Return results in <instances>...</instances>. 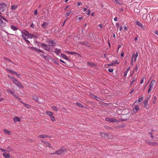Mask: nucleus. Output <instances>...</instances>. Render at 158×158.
Listing matches in <instances>:
<instances>
[{
    "mask_svg": "<svg viewBox=\"0 0 158 158\" xmlns=\"http://www.w3.org/2000/svg\"><path fill=\"white\" fill-rule=\"evenodd\" d=\"M17 6L15 5H12L11 6V9L13 10H15L17 8Z\"/></svg>",
    "mask_w": 158,
    "mask_h": 158,
    "instance_id": "nucleus-33",
    "label": "nucleus"
},
{
    "mask_svg": "<svg viewBox=\"0 0 158 158\" xmlns=\"http://www.w3.org/2000/svg\"><path fill=\"white\" fill-rule=\"evenodd\" d=\"M6 5L4 2L0 4V10L1 11L3 12L6 8Z\"/></svg>",
    "mask_w": 158,
    "mask_h": 158,
    "instance_id": "nucleus-4",
    "label": "nucleus"
},
{
    "mask_svg": "<svg viewBox=\"0 0 158 158\" xmlns=\"http://www.w3.org/2000/svg\"><path fill=\"white\" fill-rule=\"evenodd\" d=\"M49 44L50 46H53L54 44V42L53 40H51L49 41Z\"/></svg>",
    "mask_w": 158,
    "mask_h": 158,
    "instance_id": "nucleus-27",
    "label": "nucleus"
},
{
    "mask_svg": "<svg viewBox=\"0 0 158 158\" xmlns=\"http://www.w3.org/2000/svg\"><path fill=\"white\" fill-rule=\"evenodd\" d=\"M13 120L15 123H16L17 121L20 122V119L17 117H14Z\"/></svg>",
    "mask_w": 158,
    "mask_h": 158,
    "instance_id": "nucleus-21",
    "label": "nucleus"
},
{
    "mask_svg": "<svg viewBox=\"0 0 158 158\" xmlns=\"http://www.w3.org/2000/svg\"><path fill=\"white\" fill-rule=\"evenodd\" d=\"M71 12V10H69L67 12L65 15V17H67L70 15V13Z\"/></svg>",
    "mask_w": 158,
    "mask_h": 158,
    "instance_id": "nucleus-28",
    "label": "nucleus"
},
{
    "mask_svg": "<svg viewBox=\"0 0 158 158\" xmlns=\"http://www.w3.org/2000/svg\"><path fill=\"white\" fill-rule=\"evenodd\" d=\"M22 35L23 38H26V39L32 38L34 36L33 35L29 34L27 31H25V32H22Z\"/></svg>",
    "mask_w": 158,
    "mask_h": 158,
    "instance_id": "nucleus-2",
    "label": "nucleus"
},
{
    "mask_svg": "<svg viewBox=\"0 0 158 158\" xmlns=\"http://www.w3.org/2000/svg\"><path fill=\"white\" fill-rule=\"evenodd\" d=\"M5 23H3V21L1 19H0V24L1 25H2L3 24Z\"/></svg>",
    "mask_w": 158,
    "mask_h": 158,
    "instance_id": "nucleus-41",
    "label": "nucleus"
},
{
    "mask_svg": "<svg viewBox=\"0 0 158 158\" xmlns=\"http://www.w3.org/2000/svg\"><path fill=\"white\" fill-rule=\"evenodd\" d=\"M41 141L42 142H43L44 143H45L47 147L50 148H52L51 144L49 143L47 141H44L43 140H41Z\"/></svg>",
    "mask_w": 158,
    "mask_h": 158,
    "instance_id": "nucleus-15",
    "label": "nucleus"
},
{
    "mask_svg": "<svg viewBox=\"0 0 158 158\" xmlns=\"http://www.w3.org/2000/svg\"><path fill=\"white\" fill-rule=\"evenodd\" d=\"M144 77H142L141 80V81H140V83L141 84H142L143 83V81H144Z\"/></svg>",
    "mask_w": 158,
    "mask_h": 158,
    "instance_id": "nucleus-46",
    "label": "nucleus"
},
{
    "mask_svg": "<svg viewBox=\"0 0 158 158\" xmlns=\"http://www.w3.org/2000/svg\"><path fill=\"white\" fill-rule=\"evenodd\" d=\"M31 27L32 28H34L35 25H34L32 23L31 25Z\"/></svg>",
    "mask_w": 158,
    "mask_h": 158,
    "instance_id": "nucleus-64",
    "label": "nucleus"
},
{
    "mask_svg": "<svg viewBox=\"0 0 158 158\" xmlns=\"http://www.w3.org/2000/svg\"><path fill=\"white\" fill-rule=\"evenodd\" d=\"M99 134L100 135L102 136V137H105V136H104V133H102V132H100L99 133Z\"/></svg>",
    "mask_w": 158,
    "mask_h": 158,
    "instance_id": "nucleus-52",
    "label": "nucleus"
},
{
    "mask_svg": "<svg viewBox=\"0 0 158 158\" xmlns=\"http://www.w3.org/2000/svg\"><path fill=\"white\" fill-rule=\"evenodd\" d=\"M46 114L50 116L51 118L52 121L54 122L56 121V119L53 117V113L52 112L50 111H47L46 112Z\"/></svg>",
    "mask_w": 158,
    "mask_h": 158,
    "instance_id": "nucleus-5",
    "label": "nucleus"
},
{
    "mask_svg": "<svg viewBox=\"0 0 158 158\" xmlns=\"http://www.w3.org/2000/svg\"><path fill=\"white\" fill-rule=\"evenodd\" d=\"M122 46V45L121 44L118 45V50L117 51V53H118L119 49Z\"/></svg>",
    "mask_w": 158,
    "mask_h": 158,
    "instance_id": "nucleus-49",
    "label": "nucleus"
},
{
    "mask_svg": "<svg viewBox=\"0 0 158 158\" xmlns=\"http://www.w3.org/2000/svg\"><path fill=\"white\" fill-rule=\"evenodd\" d=\"M105 127L107 129H109V128H110V127L108 126H105Z\"/></svg>",
    "mask_w": 158,
    "mask_h": 158,
    "instance_id": "nucleus-63",
    "label": "nucleus"
},
{
    "mask_svg": "<svg viewBox=\"0 0 158 158\" xmlns=\"http://www.w3.org/2000/svg\"><path fill=\"white\" fill-rule=\"evenodd\" d=\"M114 65V64H113V62H112V63H110V64H107V66H113Z\"/></svg>",
    "mask_w": 158,
    "mask_h": 158,
    "instance_id": "nucleus-48",
    "label": "nucleus"
},
{
    "mask_svg": "<svg viewBox=\"0 0 158 158\" xmlns=\"http://www.w3.org/2000/svg\"><path fill=\"white\" fill-rule=\"evenodd\" d=\"M7 91H8V92H10L12 95L13 96V94H15L14 93L12 92V91H11L10 89H7Z\"/></svg>",
    "mask_w": 158,
    "mask_h": 158,
    "instance_id": "nucleus-45",
    "label": "nucleus"
},
{
    "mask_svg": "<svg viewBox=\"0 0 158 158\" xmlns=\"http://www.w3.org/2000/svg\"><path fill=\"white\" fill-rule=\"evenodd\" d=\"M121 57H123L124 56V52H122L121 54Z\"/></svg>",
    "mask_w": 158,
    "mask_h": 158,
    "instance_id": "nucleus-55",
    "label": "nucleus"
},
{
    "mask_svg": "<svg viewBox=\"0 0 158 158\" xmlns=\"http://www.w3.org/2000/svg\"><path fill=\"white\" fill-rule=\"evenodd\" d=\"M68 53L69 54H75V52H69Z\"/></svg>",
    "mask_w": 158,
    "mask_h": 158,
    "instance_id": "nucleus-58",
    "label": "nucleus"
},
{
    "mask_svg": "<svg viewBox=\"0 0 158 158\" xmlns=\"http://www.w3.org/2000/svg\"><path fill=\"white\" fill-rule=\"evenodd\" d=\"M112 62H113L114 65L118 64L119 63V62L117 60H114V61H113Z\"/></svg>",
    "mask_w": 158,
    "mask_h": 158,
    "instance_id": "nucleus-26",
    "label": "nucleus"
},
{
    "mask_svg": "<svg viewBox=\"0 0 158 158\" xmlns=\"http://www.w3.org/2000/svg\"><path fill=\"white\" fill-rule=\"evenodd\" d=\"M155 83H156V81L155 80H152L150 84L149 87H151V88H153V87L154 84Z\"/></svg>",
    "mask_w": 158,
    "mask_h": 158,
    "instance_id": "nucleus-16",
    "label": "nucleus"
},
{
    "mask_svg": "<svg viewBox=\"0 0 158 158\" xmlns=\"http://www.w3.org/2000/svg\"><path fill=\"white\" fill-rule=\"evenodd\" d=\"M143 99V97H139V99L138 100L136 101L135 102V103L136 102H138V103H139L140 102L142 101Z\"/></svg>",
    "mask_w": 158,
    "mask_h": 158,
    "instance_id": "nucleus-24",
    "label": "nucleus"
},
{
    "mask_svg": "<svg viewBox=\"0 0 158 158\" xmlns=\"http://www.w3.org/2000/svg\"><path fill=\"white\" fill-rule=\"evenodd\" d=\"M134 62H134V60H131V64L132 65H133L134 63Z\"/></svg>",
    "mask_w": 158,
    "mask_h": 158,
    "instance_id": "nucleus-60",
    "label": "nucleus"
},
{
    "mask_svg": "<svg viewBox=\"0 0 158 158\" xmlns=\"http://www.w3.org/2000/svg\"><path fill=\"white\" fill-rule=\"evenodd\" d=\"M43 58H45V57L46 56H45L43 54H41L40 55Z\"/></svg>",
    "mask_w": 158,
    "mask_h": 158,
    "instance_id": "nucleus-62",
    "label": "nucleus"
},
{
    "mask_svg": "<svg viewBox=\"0 0 158 158\" xmlns=\"http://www.w3.org/2000/svg\"><path fill=\"white\" fill-rule=\"evenodd\" d=\"M135 23L136 25H137L138 26L140 27H141L142 28H144V27L142 24L141 23L139 22L138 21H137L135 22Z\"/></svg>",
    "mask_w": 158,
    "mask_h": 158,
    "instance_id": "nucleus-14",
    "label": "nucleus"
},
{
    "mask_svg": "<svg viewBox=\"0 0 158 158\" xmlns=\"http://www.w3.org/2000/svg\"><path fill=\"white\" fill-rule=\"evenodd\" d=\"M13 96L15 98L17 99H18L19 100H21V98L15 95V94H13Z\"/></svg>",
    "mask_w": 158,
    "mask_h": 158,
    "instance_id": "nucleus-35",
    "label": "nucleus"
},
{
    "mask_svg": "<svg viewBox=\"0 0 158 158\" xmlns=\"http://www.w3.org/2000/svg\"><path fill=\"white\" fill-rule=\"evenodd\" d=\"M106 120L110 122H118L119 120L116 119L114 118H112L110 117H107L106 118Z\"/></svg>",
    "mask_w": 158,
    "mask_h": 158,
    "instance_id": "nucleus-3",
    "label": "nucleus"
},
{
    "mask_svg": "<svg viewBox=\"0 0 158 158\" xmlns=\"http://www.w3.org/2000/svg\"><path fill=\"white\" fill-rule=\"evenodd\" d=\"M138 52H136L135 54H133L132 55L131 60L134 61V62L136 61L137 57L138 56Z\"/></svg>",
    "mask_w": 158,
    "mask_h": 158,
    "instance_id": "nucleus-6",
    "label": "nucleus"
},
{
    "mask_svg": "<svg viewBox=\"0 0 158 158\" xmlns=\"http://www.w3.org/2000/svg\"><path fill=\"white\" fill-rule=\"evenodd\" d=\"M52 61L53 62H54V63H55L56 64H57V65H59V63L57 62H56V60H52Z\"/></svg>",
    "mask_w": 158,
    "mask_h": 158,
    "instance_id": "nucleus-50",
    "label": "nucleus"
},
{
    "mask_svg": "<svg viewBox=\"0 0 158 158\" xmlns=\"http://www.w3.org/2000/svg\"><path fill=\"white\" fill-rule=\"evenodd\" d=\"M32 98L35 101H36L37 102H38V98L37 96L35 95H33L32 96Z\"/></svg>",
    "mask_w": 158,
    "mask_h": 158,
    "instance_id": "nucleus-22",
    "label": "nucleus"
},
{
    "mask_svg": "<svg viewBox=\"0 0 158 158\" xmlns=\"http://www.w3.org/2000/svg\"><path fill=\"white\" fill-rule=\"evenodd\" d=\"M51 108L54 110H55L56 111H57L58 110V109L57 107L56 106H51Z\"/></svg>",
    "mask_w": 158,
    "mask_h": 158,
    "instance_id": "nucleus-30",
    "label": "nucleus"
},
{
    "mask_svg": "<svg viewBox=\"0 0 158 158\" xmlns=\"http://www.w3.org/2000/svg\"><path fill=\"white\" fill-rule=\"evenodd\" d=\"M7 70L8 71H10V72L14 74H15V75H16V74H17V73L15 72V71H11V70H9V69H7Z\"/></svg>",
    "mask_w": 158,
    "mask_h": 158,
    "instance_id": "nucleus-39",
    "label": "nucleus"
},
{
    "mask_svg": "<svg viewBox=\"0 0 158 158\" xmlns=\"http://www.w3.org/2000/svg\"><path fill=\"white\" fill-rule=\"evenodd\" d=\"M41 46L43 48L46 50H49L50 49V47L49 45L44 44L43 43L41 44Z\"/></svg>",
    "mask_w": 158,
    "mask_h": 158,
    "instance_id": "nucleus-7",
    "label": "nucleus"
},
{
    "mask_svg": "<svg viewBox=\"0 0 158 158\" xmlns=\"http://www.w3.org/2000/svg\"><path fill=\"white\" fill-rule=\"evenodd\" d=\"M61 56L63 58H64L65 59H68L67 56L64 54H61Z\"/></svg>",
    "mask_w": 158,
    "mask_h": 158,
    "instance_id": "nucleus-29",
    "label": "nucleus"
},
{
    "mask_svg": "<svg viewBox=\"0 0 158 158\" xmlns=\"http://www.w3.org/2000/svg\"><path fill=\"white\" fill-rule=\"evenodd\" d=\"M140 109V108L137 106H135L133 109V111L134 113L136 112Z\"/></svg>",
    "mask_w": 158,
    "mask_h": 158,
    "instance_id": "nucleus-12",
    "label": "nucleus"
},
{
    "mask_svg": "<svg viewBox=\"0 0 158 158\" xmlns=\"http://www.w3.org/2000/svg\"><path fill=\"white\" fill-rule=\"evenodd\" d=\"M3 155L6 158H9L10 157V155L9 153H7L5 152L3 154Z\"/></svg>",
    "mask_w": 158,
    "mask_h": 158,
    "instance_id": "nucleus-19",
    "label": "nucleus"
},
{
    "mask_svg": "<svg viewBox=\"0 0 158 158\" xmlns=\"http://www.w3.org/2000/svg\"><path fill=\"white\" fill-rule=\"evenodd\" d=\"M37 12H38V10H35V11H34V14L35 15H37L38 14Z\"/></svg>",
    "mask_w": 158,
    "mask_h": 158,
    "instance_id": "nucleus-47",
    "label": "nucleus"
},
{
    "mask_svg": "<svg viewBox=\"0 0 158 158\" xmlns=\"http://www.w3.org/2000/svg\"><path fill=\"white\" fill-rule=\"evenodd\" d=\"M11 78L13 79L14 83L17 86L18 85V84L20 83L15 78L12 77Z\"/></svg>",
    "mask_w": 158,
    "mask_h": 158,
    "instance_id": "nucleus-13",
    "label": "nucleus"
},
{
    "mask_svg": "<svg viewBox=\"0 0 158 158\" xmlns=\"http://www.w3.org/2000/svg\"><path fill=\"white\" fill-rule=\"evenodd\" d=\"M17 86L18 87H19L21 88H23V85L21 84L20 83H19V84H18V85H17Z\"/></svg>",
    "mask_w": 158,
    "mask_h": 158,
    "instance_id": "nucleus-36",
    "label": "nucleus"
},
{
    "mask_svg": "<svg viewBox=\"0 0 158 158\" xmlns=\"http://www.w3.org/2000/svg\"><path fill=\"white\" fill-rule=\"evenodd\" d=\"M23 39L27 43H30V41L26 39V38H24Z\"/></svg>",
    "mask_w": 158,
    "mask_h": 158,
    "instance_id": "nucleus-43",
    "label": "nucleus"
},
{
    "mask_svg": "<svg viewBox=\"0 0 158 158\" xmlns=\"http://www.w3.org/2000/svg\"><path fill=\"white\" fill-rule=\"evenodd\" d=\"M149 140H146L145 141V142L147 143H149L150 144H152V143H150L149 142Z\"/></svg>",
    "mask_w": 158,
    "mask_h": 158,
    "instance_id": "nucleus-59",
    "label": "nucleus"
},
{
    "mask_svg": "<svg viewBox=\"0 0 158 158\" xmlns=\"http://www.w3.org/2000/svg\"><path fill=\"white\" fill-rule=\"evenodd\" d=\"M152 88H151L149 87V89L148 90V93H149L152 91Z\"/></svg>",
    "mask_w": 158,
    "mask_h": 158,
    "instance_id": "nucleus-42",
    "label": "nucleus"
},
{
    "mask_svg": "<svg viewBox=\"0 0 158 158\" xmlns=\"http://www.w3.org/2000/svg\"><path fill=\"white\" fill-rule=\"evenodd\" d=\"M0 17H1V18L2 19L4 20L6 22H8V20L6 19L5 17L2 16L1 15H0Z\"/></svg>",
    "mask_w": 158,
    "mask_h": 158,
    "instance_id": "nucleus-31",
    "label": "nucleus"
},
{
    "mask_svg": "<svg viewBox=\"0 0 158 158\" xmlns=\"http://www.w3.org/2000/svg\"><path fill=\"white\" fill-rule=\"evenodd\" d=\"M11 28L14 31H16L18 29V28L13 25H11Z\"/></svg>",
    "mask_w": 158,
    "mask_h": 158,
    "instance_id": "nucleus-25",
    "label": "nucleus"
},
{
    "mask_svg": "<svg viewBox=\"0 0 158 158\" xmlns=\"http://www.w3.org/2000/svg\"><path fill=\"white\" fill-rule=\"evenodd\" d=\"M149 98L150 97L147 98L146 100L143 102L144 107L146 108H148V102Z\"/></svg>",
    "mask_w": 158,
    "mask_h": 158,
    "instance_id": "nucleus-8",
    "label": "nucleus"
},
{
    "mask_svg": "<svg viewBox=\"0 0 158 158\" xmlns=\"http://www.w3.org/2000/svg\"><path fill=\"white\" fill-rule=\"evenodd\" d=\"M130 68L129 67L127 69L126 71L124 72V73L123 74V76L124 77H125L127 76V74L130 70Z\"/></svg>",
    "mask_w": 158,
    "mask_h": 158,
    "instance_id": "nucleus-20",
    "label": "nucleus"
},
{
    "mask_svg": "<svg viewBox=\"0 0 158 158\" xmlns=\"http://www.w3.org/2000/svg\"><path fill=\"white\" fill-rule=\"evenodd\" d=\"M108 71L109 72H112L113 71V69L112 68L109 69Z\"/></svg>",
    "mask_w": 158,
    "mask_h": 158,
    "instance_id": "nucleus-44",
    "label": "nucleus"
},
{
    "mask_svg": "<svg viewBox=\"0 0 158 158\" xmlns=\"http://www.w3.org/2000/svg\"><path fill=\"white\" fill-rule=\"evenodd\" d=\"M49 25V23L44 22L42 25V27L44 29L48 27Z\"/></svg>",
    "mask_w": 158,
    "mask_h": 158,
    "instance_id": "nucleus-10",
    "label": "nucleus"
},
{
    "mask_svg": "<svg viewBox=\"0 0 158 158\" xmlns=\"http://www.w3.org/2000/svg\"><path fill=\"white\" fill-rule=\"evenodd\" d=\"M20 102L23 103L24 105V106H25L26 107H27V108H30L31 106L30 105L26 104L24 103V102L21 101H20Z\"/></svg>",
    "mask_w": 158,
    "mask_h": 158,
    "instance_id": "nucleus-18",
    "label": "nucleus"
},
{
    "mask_svg": "<svg viewBox=\"0 0 158 158\" xmlns=\"http://www.w3.org/2000/svg\"><path fill=\"white\" fill-rule=\"evenodd\" d=\"M31 48L37 51V52H41L43 53V52L41 51L40 50H39V49H36L35 48Z\"/></svg>",
    "mask_w": 158,
    "mask_h": 158,
    "instance_id": "nucleus-34",
    "label": "nucleus"
},
{
    "mask_svg": "<svg viewBox=\"0 0 158 158\" xmlns=\"http://www.w3.org/2000/svg\"><path fill=\"white\" fill-rule=\"evenodd\" d=\"M44 59L46 60H48L50 59V56H46Z\"/></svg>",
    "mask_w": 158,
    "mask_h": 158,
    "instance_id": "nucleus-38",
    "label": "nucleus"
},
{
    "mask_svg": "<svg viewBox=\"0 0 158 158\" xmlns=\"http://www.w3.org/2000/svg\"><path fill=\"white\" fill-rule=\"evenodd\" d=\"M38 138H51V137L47 135H42L38 136Z\"/></svg>",
    "mask_w": 158,
    "mask_h": 158,
    "instance_id": "nucleus-9",
    "label": "nucleus"
},
{
    "mask_svg": "<svg viewBox=\"0 0 158 158\" xmlns=\"http://www.w3.org/2000/svg\"><path fill=\"white\" fill-rule=\"evenodd\" d=\"M90 12V10H88V12L87 13V15H89Z\"/></svg>",
    "mask_w": 158,
    "mask_h": 158,
    "instance_id": "nucleus-57",
    "label": "nucleus"
},
{
    "mask_svg": "<svg viewBox=\"0 0 158 158\" xmlns=\"http://www.w3.org/2000/svg\"><path fill=\"white\" fill-rule=\"evenodd\" d=\"M108 55H107L106 54H105L104 55V57L105 58V59H108V57H107V56H108Z\"/></svg>",
    "mask_w": 158,
    "mask_h": 158,
    "instance_id": "nucleus-56",
    "label": "nucleus"
},
{
    "mask_svg": "<svg viewBox=\"0 0 158 158\" xmlns=\"http://www.w3.org/2000/svg\"><path fill=\"white\" fill-rule=\"evenodd\" d=\"M154 33L156 34L157 35H158V31H154Z\"/></svg>",
    "mask_w": 158,
    "mask_h": 158,
    "instance_id": "nucleus-61",
    "label": "nucleus"
},
{
    "mask_svg": "<svg viewBox=\"0 0 158 158\" xmlns=\"http://www.w3.org/2000/svg\"><path fill=\"white\" fill-rule=\"evenodd\" d=\"M88 64L91 66H93L94 65V63H90V62H88Z\"/></svg>",
    "mask_w": 158,
    "mask_h": 158,
    "instance_id": "nucleus-37",
    "label": "nucleus"
},
{
    "mask_svg": "<svg viewBox=\"0 0 158 158\" xmlns=\"http://www.w3.org/2000/svg\"><path fill=\"white\" fill-rule=\"evenodd\" d=\"M16 75L19 78H21V75L20 74L17 73Z\"/></svg>",
    "mask_w": 158,
    "mask_h": 158,
    "instance_id": "nucleus-54",
    "label": "nucleus"
},
{
    "mask_svg": "<svg viewBox=\"0 0 158 158\" xmlns=\"http://www.w3.org/2000/svg\"><path fill=\"white\" fill-rule=\"evenodd\" d=\"M90 95L92 97L94 98L97 101H100L101 100L100 98L95 95L93 94H91Z\"/></svg>",
    "mask_w": 158,
    "mask_h": 158,
    "instance_id": "nucleus-11",
    "label": "nucleus"
},
{
    "mask_svg": "<svg viewBox=\"0 0 158 158\" xmlns=\"http://www.w3.org/2000/svg\"><path fill=\"white\" fill-rule=\"evenodd\" d=\"M128 27L126 25H125V26H123V28H124V30L125 31H127V30Z\"/></svg>",
    "mask_w": 158,
    "mask_h": 158,
    "instance_id": "nucleus-40",
    "label": "nucleus"
},
{
    "mask_svg": "<svg viewBox=\"0 0 158 158\" xmlns=\"http://www.w3.org/2000/svg\"><path fill=\"white\" fill-rule=\"evenodd\" d=\"M3 131L6 134L8 135H10V132L6 129H4Z\"/></svg>",
    "mask_w": 158,
    "mask_h": 158,
    "instance_id": "nucleus-23",
    "label": "nucleus"
},
{
    "mask_svg": "<svg viewBox=\"0 0 158 158\" xmlns=\"http://www.w3.org/2000/svg\"><path fill=\"white\" fill-rule=\"evenodd\" d=\"M61 52V50L60 49H58L56 48L54 51L55 53L57 54H59Z\"/></svg>",
    "mask_w": 158,
    "mask_h": 158,
    "instance_id": "nucleus-17",
    "label": "nucleus"
},
{
    "mask_svg": "<svg viewBox=\"0 0 158 158\" xmlns=\"http://www.w3.org/2000/svg\"><path fill=\"white\" fill-rule=\"evenodd\" d=\"M0 150H1L2 152H4L7 151V150H6L5 149H2L1 148H0Z\"/></svg>",
    "mask_w": 158,
    "mask_h": 158,
    "instance_id": "nucleus-53",
    "label": "nucleus"
},
{
    "mask_svg": "<svg viewBox=\"0 0 158 158\" xmlns=\"http://www.w3.org/2000/svg\"><path fill=\"white\" fill-rule=\"evenodd\" d=\"M66 152V150L64 148H61L59 150L56 151L55 153H51V155L57 154L61 155L65 152Z\"/></svg>",
    "mask_w": 158,
    "mask_h": 158,
    "instance_id": "nucleus-1",
    "label": "nucleus"
},
{
    "mask_svg": "<svg viewBox=\"0 0 158 158\" xmlns=\"http://www.w3.org/2000/svg\"><path fill=\"white\" fill-rule=\"evenodd\" d=\"M4 59L5 60H7V61H8L10 62L13 63V62H12V61L11 60H10V59H8L7 57H4Z\"/></svg>",
    "mask_w": 158,
    "mask_h": 158,
    "instance_id": "nucleus-32",
    "label": "nucleus"
},
{
    "mask_svg": "<svg viewBox=\"0 0 158 158\" xmlns=\"http://www.w3.org/2000/svg\"><path fill=\"white\" fill-rule=\"evenodd\" d=\"M154 100L152 101V103L153 104H154L155 103V102H156V96L154 97Z\"/></svg>",
    "mask_w": 158,
    "mask_h": 158,
    "instance_id": "nucleus-51",
    "label": "nucleus"
}]
</instances>
